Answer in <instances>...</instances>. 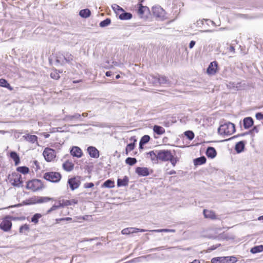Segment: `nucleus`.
I'll list each match as a JSON object with an SVG mask.
<instances>
[{
    "mask_svg": "<svg viewBox=\"0 0 263 263\" xmlns=\"http://www.w3.org/2000/svg\"><path fill=\"white\" fill-rule=\"evenodd\" d=\"M73 55L69 53L63 54L61 52H58L57 53L55 61L59 64L63 65L66 63H69L73 60Z\"/></svg>",
    "mask_w": 263,
    "mask_h": 263,
    "instance_id": "obj_2",
    "label": "nucleus"
},
{
    "mask_svg": "<svg viewBox=\"0 0 263 263\" xmlns=\"http://www.w3.org/2000/svg\"><path fill=\"white\" fill-rule=\"evenodd\" d=\"M163 249V247H157L154 249H152V251H159Z\"/></svg>",
    "mask_w": 263,
    "mask_h": 263,
    "instance_id": "obj_61",
    "label": "nucleus"
},
{
    "mask_svg": "<svg viewBox=\"0 0 263 263\" xmlns=\"http://www.w3.org/2000/svg\"><path fill=\"white\" fill-rule=\"evenodd\" d=\"M16 170L23 174H26L27 173H28L29 171V169L28 167L27 166H20V167H18L16 169Z\"/></svg>",
    "mask_w": 263,
    "mask_h": 263,
    "instance_id": "obj_42",
    "label": "nucleus"
},
{
    "mask_svg": "<svg viewBox=\"0 0 263 263\" xmlns=\"http://www.w3.org/2000/svg\"><path fill=\"white\" fill-rule=\"evenodd\" d=\"M248 134H250L249 132H246V133H242V134H239L236 136H234L233 137V138H234L235 137H239V136H245V135H248Z\"/></svg>",
    "mask_w": 263,
    "mask_h": 263,
    "instance_id": "obj_59",
    "label": "nucleus"
},
{
    "mask_svg": "<svg viewBox=\"0 0 263 263\" xmlns=\"http://www.w3.org/2000/svg\"><path fill=\"white\" fill-rule=\"evenodd\" d=\"M167 174L169 175L175 174H176V171L174 170H172L170 172H168Z\"/></svg>",
    "mask_w": 263,
    "mask_h": 263,
    "instance_id": "obj_63",
    "label": "nucleus"
},
{
    "mask_svg": "<svg viewBox=\"0 0 263 263\" xmlns=\"http://www.w3.org/2000/svg\"><path fill=\"white\" fill-rule=\"evenodd\" d=\"M63 200V204L64 206L70 205L71 204H77L78 201L76 199H71V200Z\"/></svg>",
    "mask_w": 263,
    "mask_h": 263,
    "instance_id": "obj_36",
    "label": "nucleus"
},
{
    "mask_svg": "<svg viewBox=\"0 0 263 263\" xmlns=\"http://www.w3.org/2000/svg\"><path fill=\"white\" fill-rule=\"evenodd\" d=\"M72 218L71 217L62 218L60 219H57L56 221L58 222L59 221H71Z\"/></svg>",
    "mask_w": 263,
    "mask_h": 263,
    "instance_id": "obj_54",
    "label": "nucleus"
},
{
    "mask_svg": "<svg viewBox=\"0 0 263 263\" xmlns=\"http://www.w3.org/2000/svg\"><path fill=\"white\" fill-rule=\"evenodd\" d=\"M56 206H58V209L64 207V205L63 204V200H59L58 202V204H56Z\"/></svg>",
    "mask_w": 263,
    "mask_h": 263,
    "instance_id": "obj_56",
    "label": "nucleus"
},
{
    "mask_svg": "<svg viewBox=\"0 0 263 263\" xmlns=\"http://www.w3.org/2000/svg\"><path fill=\"white\" fill-rule=\"evenodd\" d=\"M255 117L257 120H262L263 119V114L261 112H257L255 115Z\"/></svg>",
    "mask_w": 263,
    "mask_h": 263,
    "instance_id": "obj_53",
    "label": "nucleus"
},
{
    "mask_svg": "<svg viewBox=\"0 0 263 263\" xmlns=\"http://www.w3.org/2000/svg\"><path fill=\"white\" fill-rule=\"evenodd\" d=\"M184 135L189 139L192 140L194 138V134L192 131L187 130L184 132Z\"/></svg>",
    "mask_w": 263,
    "mask_h": 263,
    "instance_id": "obj_45",
    "label": "nucleus"
},
{
    "mask_svg": "<svg viewBox=\"0 0 263 263\" xmlns=\"http://www.w3.org/2000/svg\"><path fill=\"white\" fill-rule=\"evenodd\" d=\"M136 173L141 176H147L149 174V170L147 167H137Z\"/></svg>",
    "mask_w": 263,
    "mask_h": 263,
    "instance_id": "obj_15",
    "label": "nucleus"
},
{
    "mask_svg": "<svg viewBox=\"0 0 263 263\" xmlns=\"http://www.w3.org/2000/svg\"><path fill=\"white\" fill-rule=\"evenodd\" d=\"M235 131V125L230 122L221 124L218 129L219 134L224 135H230Z\"/></svg>",
    "mask_w": 263,
    "mask_h": 263,
    "instance_id": "obj_1",
    "label": "nucleus"
},
{
    "mask_svg": "<svg viewBox=\"0 0 263 263\" xmlns=\"http://www.w3.org/2000/svg\"><path fill=\"white\" fill-rule=\"evenodd\" d=\"M136 228H127L122 230L121 233L123 235H128L136 233Z\"/></svg>",
    "mask_w": 263,
    "mask_h": 263,
    "instance_id": "obj_33",
    "label": "nucleus"
},
{
    "mask_svg": "<svg viewBox=\"0 0 263 263\" xmlns=\"http://www.w3.org/2000/svg\"><path fill=\"white\" fill-rule=\"evenodd\" d=\"M175 230L174 229H162V232H175Z\"/></svg>",
    "mask_w": 263,
    "mask_h": 263,
    "instance_id": "obj_57",
    "label": "nucleus"
},
{
    "mask_svg": "<svg viewBox=\"0 0 263 263\" xmlns=\"http://www.w3.org/2000/svg\"><path fill=\"white\" fill-rule=\"evenodd\" d=\"M218 63L216 61L211 62L209 65L206 72L209 74L214 75L216 73Z\"/></svg>",
    "mask_w": 263,
    "mask_h": 263,
    "instance_id": "obj_13",
    "label": "nucleus"
},
{
    "mask_svg": "<svg viewBox=\"0 0 263 263\" xmlns=\"http://www.w3.org/2000/svg\"><path fill=\"white\" fill-rule=\"evenodd\" d=\"M43 187V183L42 181L39 179H33L27 182L26 188L31 190L33 192H35L42 189Z\"/></svg>",
    "mask_w": 263,
    "mask_h": 263,
    "instance_id": "obj_3",
    "label": "nucleus"
},
{
    "mask_svg": "<svg viewBox=\"0 0 263 263\" xmlns=\"http://www.w3.org/2000/svg\"><path fill=\"white\" fill-rule=\"evenodd\" d=\"M94 186V184L92 182L86 183L84 185L85 188H91Z\"/></svg>",
    "mask_w": 263,
    "mask_h": 263,
    "instance_id": "obj_55",
    "label": "nucleus"
},
{
    "mask_svg": "<svg viewBox=\"0 0 263 263\" xmlns=\"http://www.w3.org/2000/svg\"><path fill=\"white\" fill-rule=\"evenodd\" d=\"M136 233H137V232H146L147 231V230H145V229H138V228H136Z\"/></svg>",
    "mask_w": 263,
    "mask_h": 263,
    "instance_id": "obj_60",
    "label": "nucleus"
},
{
    "mask_svg": "<svg viewBox=\"0 0 263 263\" xmlns=\"http://www.w3.org/2000/svg\"><path fill=\"white\" fill-rule=\"evenodd\" d=\"M259 132L258 127L257 126H255L253 127V128L249 131V133L250 134H253V133H257Z\"/></svg>",
    "mask_w": 263,
    "mask_h": 263,
    "instance_id": "obj_51",
    "label": "nucleus"
},
{
    "mask_svg": "<svg viewBox=\"0 0 263 263\" xmlns=\"http://www.w3.org/2000/svg\"><path fill=\"white\" fill-rule=\"evenodd\" d=\"M43 155L47 162H51L55 159L56 152L54 149L47 147L43 151Z\"/></svg>",
    "mask_w": 263,
    "mask_h": 263,
    "instance_id": "obj_6",
    "label": "nucleus"
},
{
    "mask_svg": "<svg viewBox=\"0 0 263 263\" xmlns=\"http://www.w3.org/2000/svg\"><path fill=\"white\" fill-rule=\"evenodd\" d=\"M63 168L67 172L71 171L74 167V164L68 161H66L63 164Z\"/></svg>",
    "mask_w": 263,
    "mask_h": 263,
    "instance_id": "obj_24",
    "label": "nucleus"
},
{
    "mask_svg": "<svg viewBox=\"0 0 263 263\" xmlns=\"http://www.w3.org/2000/svg\"><path fill=\"white\" fill-rule=\"evenodd\" d=\"M203 213L204 217L206 218H210L211 219H216L217 218L216 215L212 211L204 209Z\"/></svg>",
    "mask_w": 263,
    "mask_h": 263,
    "instance_id": "obj_20",
    "label": "nucleus"
},
{
    "mask_svg": "<svg viewBox=\"0 0 263 263\" xmlns=\"http://www.w3.org/2000/svg\"><path fill=\"white\" fill-rule=\"evenodd\" d=\"M57 209H58V206H56V204H55L53 205H52V206L47 211V214H49L51 212H52L54 210H56Z\"/></svg>",
    "mask_w": 263,
    "mask_h": 263,
    "instance_id": "obj_52",
    "label": "nucleus"
},
{
    "mask_svg": "<svg viewBox=\"0 0 263 263\" xmlns=\"http://www.w3.org/2000/svg\"><path fill=\"white\" fill-rule=\"evenodd\" d=\"M156 154H157V150H156L155 151H151L148 153V154L151 157L152 160L153 161L155 159H157Z\"/></svg>",
    "mask_w": 263,
    "mask_h": 263,
    "instance_id": "obj_49",
    "label": "nucleus"
},
{
    "mask_svg": "<svg viewBox=\"0 0 263 263\" xmlns=\"http://www.w3.org/2000/svg\"><path fill=\"white\" fill-rule=\"evenodd\" d=\"M217 154L215 149L213 147H208L206 151V155L208 158H214Z\"/></svg>",
    "mask_w": 263,
    "mask_h": 263,
    "instance_id": "obj_18",
    "label": "nucleus"
},
{
    "mask_svg": "<svg viewBox=\"0 0 263 263\" xmlns=\"http://www.w3.org/2000/svg\"><path fill=\"white\" fill-rule=\"evenodd\" d=\"M10 181L14 186L19 187L23 186V181L21 175H16L14 178L10 179Z\"/></svg>",
    "mask_w": 263,
    "mask_h": 263,
    "instance_id": "obj_10",
    "label": "nucleus"
},
{
    "mask_svg": "<svg viewBox=\"0 0 263 263\" xmlns=\"http://www.w3.org/2000/svg\"><path fill=\"white\" fill-rule=\"evenodd\" d=\"M225 257H217L213 258L212 263H225Z\"/></svg>",
    "mask_w": 263,
    "mask_h": 263,
    "instance_id": "obj_35",
    "label": "nucleus"
},
{
    "mask_svg": "<svg viewBox=\"0 0 263 263\" xmlns=\"http://www.w3.org/2000/svg\"><path fill=\"white\" fill-rule=\"evenodd\" d=\"M91 12L88 9H84L80 11L79 15L83 18H87L90 16Z\"/></svg>",
    "mask_w": 263,
    "mask_h": 263,
    "instance_id": "obj_30",
    "label": "nucleus"
},
{
    "mask_svg": "<svg viewBox=\"0 0 263 263\" xmlns=\"http://www.w3.org/2000/svg\"><path fill=\"white\" fill-rule=\"evenodd\" d=\"M110 23L111 20L109 18H107L105 20L101 21L99 24V26L100 27L103 28L108 26L110 24Z\"/></svg>",
    "mask_w": 263,
    "mask_h": 263,
    "instance_id": "obj_39",
    "label": "nucleus"
},
{
    "mask_svg": "<svg viewBox=\"0 0 263 263\" xmlns=\"http://www.w3.org/2000/svg\"><path fill=\"white\" fill-rule=\"evenodd\" d=\"M132 17V14L129 12H126L124 10L122 11L119 15V18L121 20H129Z\"/></svg>",
    "mask_w": 263,
    "mask_h": 263,
    "instance_id": "obj_22",
    "label": "nucleus"
},
{
    "mask_svg": "<svg viewBox=\"0 0 263 263\" xmlns=\"http://www.w3.org/2000/svg\"><path fill=\"white\" fill-rule=\"evenodd\" d=\"M50 77L52 79L54 80H58L60 78V75L57 70H55L50 73Z\"/></svg>",
    "mask_w": 263,
    "mask_h": 263,
    "instance_id": "obj_47",
    "label": "nucleus"
},
{
    "mask_svg": "<svg viewBox=\"0 0 263 263\" xmlns=\"http://www.w3.org/2000/svg\"><path fill=\"white\" fill-rule=\"evenodd\" d=\"M44 178L51 182L57 183L61 180V175L55 172H46L44 174Z\"/></svg>",
    "mask_w": 263,
    "mask_h": 263,
    "instance_id": "obj_4",
    "label": "nucleus"
},
{
    "mask_svg": "<svg viewBox=\"0 0 263 263\" xmlns=\"http://www.w3.org/2000/svg\"><path fill=\"white\" fill-rule=\"evenodd\" d=\"M128 178L126 176L123 179L119 178L117 180V185L118 186H126L128 184Z\"/></svg>",
    "mask_w": 263,
    "mask_h": 263,
    "instance_id": "obj_23",
    "label": "nucleus"
},
{
    "mask_svg": "<svg viewBox=\"0 0 263 263\" xmlns=\"http://www.w3.org/2000/svg\"><path fill=\"white\" fill-rule=\"evenodd\" d=\"M155 79L154 81L153 82V83L155 84L157 82L159 83L160 84H165L168 83V80L165 76H159V78H154Z\"/></svg>",
    "mask_w": 263,
    "mask_h": 263,
    "instance_id": "obj_19",
    "label": "nucleus"
},
{
    "mask_svg": "<svg viewBox=\"0 0 263 263\" xmlns=\"http://www.w3.org/2000/svg\"><path fill=\"white\" fill-rule=\"evenodd\" d=\"M36 203H38L37 196H34L23 202V204L24 205H29Z\"/></svg>",
    "mask_w": 263,
    "mask_h": 263,
    "instance_id": "obj_27",
    "label": "nucleus"
},
{
    "mask_svg": "<svg viewBox=\"0 0 263 263\" xmlns=\"http://www.w3.org/2000/svg\"><path fill=\"white\" fill-rule=\"evenodd\" d=\"M29 229V228L28 225H27V224H24L20 228V232L22 233H24V231H28Z\"/></svg>",
    "mask_w": 263,
    "mask_h": 263,
    "instance_id": "obj_50",
    "label": "nucleus"
},
{
    "mask_svg": "<svg viewBox=\"0 0 263 263\" xmlns=\"http://www.w3.org/2000/svg\"><path fill=\"white\" fill-rule=\"evenodd\" d=\"M126 164L129 165H133L137 162V159L135 158L128 157L125 160Z\"/></svg>",
    "mask_w": 263,
    "mask_h": 263,
    "instance_id": "obj_41",
    "label": "nucleus"
},
{
    "mask_svg": "<svg viewBox=\"0 0 263 263\" xmlns=\"http://www.w3.org/2000/svg\"><path fill=\"white\" fill-rule=\"evenodd\" d=\"M149 140L150 137L148 135H144L141 138L140 142H141L142 144H145Z\"/></svg>",
    "mask_w": 263,
    "mask_h": 263,
    "instance_id": "obj_46",
    "label": "nucleus"
},
{
    "mask_svg": "<svg viewBox=\"0 0 263 263\" xmlns=\"http://www.w3.org/2000/svg\"><path fill=\"white\" fill-rule=\"evenodd\" d=\"M254 124V121L251 117H246L243 120V125L245 129H249Z\"/></svg>",
    "mask_w": 263,
    "mask_h": 263,
    "instance_id": "obj_16",
    "label": "nucleus"
},
{
    "mask_svg": "<svg viewBox=\"0 0 263 263\" xmlns=\"http://www.w3.org/2000/svg\"><path fill=\"white\" fill-rule=\"evenodd\" d=\"M263 251V245L255 246L251 249L250 252L253 254L260 253Z\"/></svg>",
    "mask_w": 263,
    "mask_h": 263,
    "instance_id": "obj_32",
    "label": "nucleus"
},
{
    "mask_svg": "<svg viewBox=\"0 0 263 263\" xmlns=\"http://www.w3.org/2000/svg\"><path fill=\"white\" fill-rule=\"evenodd\" d=\"M136 141V140H134V142L133 143H129L127 145L125 149L126 154L128 155V152L133 151L135 148V142Z\"/></svg>",
    "mask_w": 263,
    "mask_h": 263,
    "instance_id": "obj_40",
    "label": "nucleus"
},
{
    "mask_svg": "<svg viewBox=\"0 0 263 263\" xmlns=\"http://www.w3.org/2000/svg\"><path fill=\"white\" fill-rule=\"evenodd\" d=\"M168 161L171 162L172 165L173 166H175L177 162L178 161V158L177 157H174V156L172 155V158L170 159H169Z\"/></svg>",
    "mask_w": 263,
    "mask_h": 263,
    "instance_id": "obj_48",
    "label": "nucleus"
},
{
    "mask_svg": "<svg viewBox=\"0 0 263 263\" xmlns=\"http://www.w3.org/2000/svg\"><path fill=\"white\" fill-rule=\"evenodd\" d=\"M153 15L157 18L163 19L165 17V11L159 6H154L152 8Z\"/></svg>",
    "mask_w": 263,
    "mask_h": 263,
    "instance_id": "obj_7",
    "label": "nucleus"
},
{
    "mask_svg": "<svg viewBox=\"0 0 263 263\" xmlns=\"http://www.w3.org/2000/svg\"><path fill=\"white\" fill-rule=\"evenodd\" d=\"M138 13L141 17L145 12L149 11V8L147 6H143L140 4H138Z\"/></svg>",
    "mask_w": 263,
    "mask_h": 263,
    "instance_id": "obj_21",
    "label": "nucleus"
},
{
    "mask_svg": "<svg viewBox=\"0 0 263 263\" xmlns=\"http://www.w3.org/2000/svg\"><path fill=\"white\" fill-rule=\"evenodd\" d=\"M11 227L12 222L7 218L4 219L0 223V229L5 232L9 231Z\"/></svg>",
    "mask_w": 263,
    "mask_h": 263,
    "instance_id": "obj_9",
    "label": "nucleus"
},
{
    "mask_svg": "<svg viewBox=\"0 0 263 263\" xmlns=\"http://www.w3.org/2000/svg\"><path fill=\"white\" fill-rule=\"evenodd\" d=\"M68 183L70 189L73 191L80 186L81 181L79 177H74L68 179Z\"/></svg>",
    "mask_w": 263,
    "mask_h": 263,
    "instance_id": "obj_8",
    "label": "nucleus"
},
{
    "mask_svg": "<svg viewBox=\"0 0 263 263\" xmlns=\"http://www.w3.org/2000/svg\"><path fill=\"white\" fill-rule=\"evenodd\" d=\"M157 159L162 161H168L172 158V154L170 150H157Z\"/></svg>",
    "mask_w": 263,
    "mask_h": 263,
    "instance_id": "obj_5",
    "label": "nucleus"
},
{
    "mask_svg": "<svg viewBox=\"0 0 263 263\" xmlns=\"http://www.w3.org/2000/svg\"><path fill=\"white\" fill-rule=\"evenodd\" d=\"M149 231L159 233V232H162V229L152 230H150Z\"/></svg>",
    "mask_w": 263,
    "mask_h": 263,
    "instance_id": "obj_62",
    "label": "nucleus"
},
{
    "mask_svg": "<svg viewBox=\"0 0 263 263\" xmlns=\"http://www.w3.org/2000/svg\"><path fill=\"white\" fill-rule=\"evenodd\" d=\"M102 186L111 188L114 186V182L110 179L106 180L103 184Z\"/></svg>",
    "mask_w": 263,
    "mask_h": 263,
    "instance_id": "obj_38",
    "label": "nucleus"
},
{
    "mask_svg": "<svg viewBox=\"0 0 263 263\" xmlns=\"http://www.w3.org/2000/svg\"><path fill=\"white\" fill-rule=\"evenodd\" d=\"M81 115V117H83V118H85V117H87L88 116V114L86 113V112H84ZM82 119V118H81Z\"/></svg>",
    "mask_w": 263,
    "mask_h": 263,
    "instance_id": "obj_64",
    "label": "nucleus"
},
{
    "mask_svg": "<svg viewBox=\"0 0 263 263\" xmlns=\"http://www.w3.org/2000/svg\"><path fill=\"white\" fill-rule=\"evenodd\" d=\"M0 86L8 88L10 90L13 89V87L4 79H0Z\"/></svg>",
    "mask_w": 263,
    "mask_h": 263,
    "instance_id": "obj_31",
    "label": "nucleus"
},
{
    "mask_svg": "<svg viewBox=\"0 0 263 263\" xmlns=\"http://www.w3.org/2000/svg\"><path fill=\"white\" fill-rule=\"evenodd\" d=\"M206 159L204 156H202L196 158L194 160L195 165H199L204 164L206 162Z\"/></svg>",
    "mask_w": 263,
    "mask_h": 263,
    "instance_id": "obj_29",
    "label": "nucleus"
},
{
    "mask_svg": "<svg viewBox=\"0 0 263 263\" xmlns=\"http://www.w3.org/2000/svg\"><path fill=\"white\" fill-rule=\"evenodd\" d=\"M63 120L66 122L76 120L83 121L81 118V115L79 113H75L73 115H66Z\"/></svg>",
    "mask_w": 263,
    "mask_h": 263,
    "instance_id": "obj_12",
    "label": "nucleus"
},
{
    "mask_svg": "<svg viewBox=\"0 0 263 263\" xmlns=\"http://www.w3.org/2000/svg\"><path fill=\"white\" fill-rule=\"evenodd\" d=\"M245 144L246 142L244 141H240L236 144L235 146V150L237 153H240L243 151Z\"/></svg>",
    "mask_w": 263,
    "mask_h": 263,
    "instance_id": "obj_17",
    "label": "nucleus"
},
{
    "mask_svg": "<svg viewBox=\"0 0 263 263\" xmlns=\"http://www.w3.org/2000/svg\"><path fill=\"white\" fill-rule=\"evenodd\" d=\"M195 42L194 41H191L189 44V48L192 49L194 47L195 45Z\"/></svg>",
    "mask_w": 263,
    "mask_h": 263,
    "instance_id": "obj_58",
    "label": "nucleus"
},
{
    "mask_svg": "<svg viewBox=\"0 0 263 263\" xmlns=\"http://www.w3.org/2000/svg\"><path fill=\"white\" fill-rule=\"evenodd\" d=\"M23 138L27 141L34 143L37 140V137L35 135L27 134L23 136Z\"/></svg>",
    "mask_w": 263,
    "mask_h": 263,
    "instance_id": "obj_25",
    "label": "nucleus"
},
{
    "mask_svg": "<svg viewBox=\"0 0 263 263\" xmlns=\"http://www.w3.org/2000/svg\"><path fill=\"white\" fill-rule=\"evenodd\" d=\"M70 154L77 158H81L83 155V152L81 149L78 146H72L70 150Z\"/></svg>",
    "mask_w": 263,
    "mask_h": 263,
    "instance_id": "obj_14",
    "label": "nucleus"
},
{
    "mask_svg": "<svg viewBox=\"0 0 263 263\" xmlns=\"http://www.w3.org/2000/svg\"><path fill=\"white\" fill-rule=\"evenodd\" d=\"M153 130L155 133L159 135L163 134L165 132V129L163 127L157 125L153 126Z\"/></svg>",
    "mask_w": 263,
    "mask_h": 263,
    "instance_id": "obj_26",
    "label": "nucleus"
},
{
    "mask_svg": "<svg viewBox=\"0 0 263 263\" xmlns=\"http://www.w3.org/2000/svg\"><path fill=\"white\" fill-rule=\"evenodd\" d=\"M111 7H112V9L115 11V12L119 15L120 14H121L122 11H124V9L117 4H113L111 6Z\"/></svg>",
    "mask_w": 263,
    "mask_h": 263,
    "instance_id": "obj_34",
    "label": "nucleus"
},
{
    "mask_svg": "<svg viewBox=\"0 0 263 263\" xmlns=\"http://www.w3.org/2000/svg\"><path fill=\"white\" fill-rule=\"evenodd\" d=\"M53 199L48 197H39L37 196L38 203L47 202L50 200H52Z\"/></svg>",
    "mask_w": 263,
    "mask_h": 263,
    "instance_id": "obj_37",
    "label": "nucleus"
},
{
    "mask_svg": "<svg viewBox=\"0 0 263 263\" xmlns=\"http://www.w3.org/2000/svg\"><path fill=\"white\" fill-rule=\"evenodd\" d=\"M42 217V215L40 213L35 214L31 218V222L37 223L39 222V219Z\"/></svg>",
    "mask_w": 263,
    "mask_h": 263,
    "instance_id": "obj_44",
    "label": "nucleus"
},
{
    "mask_svg": "<svg viewBox=\"0 0 263 263\" xmlns=\"http://www.w3.org/2000/svg\"><path fill=\"white\" fill-rule=\"evenodd\" d=\"M10 156L14 160L15 165H17L20 163L19 156L16 152H11L10 153Z\"/></svg>",
    "mask_w": 263,
    "mask_h": 263,
    "instance_id": "obj_28",
    "label": "nucleus"
},
{
    "mask_svg": "<svg viewBox=\"0 0 263 263\" xmlns=\"http://www.w3.org/2000/svg\"><path fill=\"white\" fill-rule=\"evenodd\" d=\"M87 152L91 158H98L99 157V151L94 146H88L87 148Z\"/></svg>",
    "mask_w": 263,
    "mask_h": 263,
    "instance_id": "obj_11",
    "label": "nucleus"
},
{
    "mask_svg": "<svg viewBox=\"0 0 263 263\" xmlns=\"http://www.w3.org/2000/svg\"><path fill=\"white\" fill-rule=\"evenodd\" d=\"M225 263H235L237 259L234 256H227L225 257Z\"/></svg>",
    "mask_w": 263,
    "mask_h": 263,
    "instance_id": "obj_43",
    "label": "nucleus"
}]
</instances>
